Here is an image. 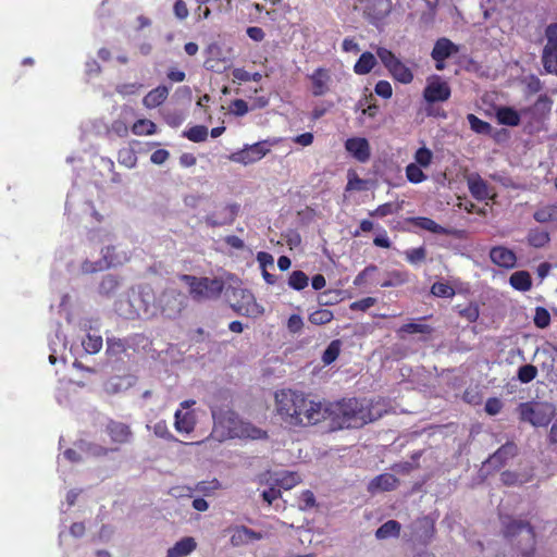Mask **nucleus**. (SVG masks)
Instances as JSON below:
<instances>
[{
    "label": "nucleus",
    "instance_id": "61",
    "mask_svg": "<svg viewBox=\"0 0 557 557\" xmlns=\"http://www.w3.org/2000/svg\"><path fill=\"white\" fill-rule=\"evenodd\" d=\"M503 408V403L499 398H496V397H491L486 400L485 403V411L486 413H488L490 416H495L497 413L500 412Z\"/></svg>",
    "mask_w": 557,
    "mask_h": 557
},
{
    "label": "nucleus",
    "instance_id": "34",
    "mask_svg": "<svg viewBox=\"0 0 557 557\" xmlns=\"http://www.w3.org/2000/svg\"><path fill=\"white\" fill-rule=\"evenodd\" d=\"M269 479L260 478V483L269 484L270 487L268 490H264L261 494L263 500L270 506L274 500L281 497L282 493L281 490L275 485V483L272 481V474L269 473Z\"/></svg>",
    "mask_w": 557,
    "mask_h": 557
},
{
    "label": "nucleus",
    "instance_id": "45",
    "mask_svg": "<svg viewBox=\"0 0 557 557\" xmlns=\"http://www.w3.org/2000/svg\"><path fill=\"white\" fill-rule=\"evenodd\" d=\"M86 352L97 354L102 348V337L100 335L88 334L82 342Z\"/></svg>",
    "mask_w": 557,
    "mask_h": 557
},
{
    "label": "nucleus",
    "instance_id": "47",
    "mask_svg": "<svg viewBox=\"0 0 557 557\" xmlns=\"http://www.w3.org/2000/svg\"><path fill=\"white\" fill-rule=\"evenodd\" d=\"M470 127L478 134H488L492 129L491 124L470 113L467 116Z\"/></svg>",
    "mask_w": 557,
    "mask_h": 557
},
{
    "label": "nucleus",
    "instance_id": "36",
    "mask_svg": "<svg viewBox=\"0 0 557 557\" xmlns=\"http://www.w3.org/2000/svg\"><path fill=\"white\" fill-rule=\"evenodd\" d=\"M423 166L414 163H409L405 169L406 178L412 184H420L424 182L428 176L424 174Z\"/></svg>",
    "mask_w": 557,
    "mask_h": 557
},
{
    "label": "nucleus",
    "instance_id": "58",
    "mask_svg": "<svg viewBox=\"0 0 557 557\" xmlns=\"http://www.w3.org/2000/svg\"><path fill=\"white\" fill-rule=\"evenodd\" d=\"M337 296L335 290H325L318 295L317 300L320 306H332L338 301Z\"/></svg>",
    "mask_w": 557,
    "mask_h": 557
},
{
    "label": "nucleus",
    "instance_id": "30",
    "mask_svg": "<svg viewBox=\"0 0 557 557\" xmlns=\"http://www.w3.org/2000/svg\"><path fill=\"white\" fill-rule=\"evenodd\" d=\"M412 224L433 234L447 235L449 232L437 224L434 220L426 216H417L411 220Z\"/></svg>",
    "mask_w": 557,
    "mask_h": 557
},
{
    "label": "nucleus",
    "instance_id": "39",
    "mask_svg": "<svg viewBox=\"0 0 557 557\" xmlns=\"http://www.w3.org/2000/svg\"><path fill=\"white\" fill-rule=\"evenodd\" d=\"M183 136L193 143H202L208 137V127L205 125H195L184 131Z\"/></svg>",
    "mask_w": 557,
    "mask_h": 557
},
{
    "label": "nucleus",
    "instance_id": "9",
    "mask_svg": "<svg viewBox=\"0 0 557 557\" xmlns=\"http://www.w3.org/2000/svg\"><path fill=\"white\" fill-rule=\"evenodd\" d=\"M277 143V139H265L246 146L244 149L233 153L232 160L245 165L255 163L265 157L270 152V148Z\"/></svg>",
    "mask_w": 557,
    "mask_h": 557
},
{
    "label": "nucleus",
    "instance_id": "35",
    "mask_svg": "<svg viewBox=\"0 0 557 557\" xmlns=\"http://www.w3.org/2000/svg\"><path fill=\"white\" fill-rule=\"evenodd\" d=\"M469 190L478 200H484L488 196L487 184L480 176L469 180Z\"/></svg>",
    "mask_w": 557,
    "mask_h": 557
},
{
    "label": "nucleus",
    "instance_id": "27",
    "mask_svg": "<svg viewBox=\"0 0 557 557\" xmlns=\"http://www.w3.org/2000/svg\"><path fill=\"white\" fill-rule=\"evenodd\" d=\"M496 117L502 125L513 127L520 124V114L511 107H499L496 110Z\"/></svg>",
    "mask_w": 557,
    "mask_h": 557
},
{
    "label": "nucleus",
    "instance_id": "38",
    "mask_svg": "<svg viewBox=\"0 0 557 557\" xmlns=\"http://www.w3.org/2000/svg\"><path fill=\"white\" fill-rule=\"evenodd\" d=\"M309 277L301 271H293L288 277V286L295 290H302L308 286Z\"/></svg>",
    "mask_w": 557,
    "mask_h": 557
},
{
    "label": "nucleus",
    "instance_id": "22",
    "mask_svg": "<svg viewBox=\"0 0 557 557\" xmlns=\"http://www.w3.org/2000/svg\"><path fill=\"white\" fill-rule=\"evenodd\" d=\"M170 94V88L160 85L154 89L150 90L143 99V104L148 109H153L161 106Z\"/></svg>",
    "mask_w": 557,
    "mask_h": 557
},
{
    "label": "nucleus",
    "instance_id": "54",
    "mask_svg": "<svg viewBox=\"0 0 557 557\" xmlns=\"http://www.w3.org/2000/svg\"><path fill=\"white\" fill-rule=\"evenodd\" d=\"M153 433L156 436L166 441H177V438L170 432L165 421L157 422L153 426Z\"/></svg>",
    "mask_w": 557,
    "mask_h": 557
},
{
    "label": "nucleus",
    "instance_id": "12",
    "mask_svg": "<svg viewBox=\"0 0 557 557\" xmlns=\"http://www.w3.org/2000/svg\"><path fill=\"white\" fill-rule=\"evenodd\" d=\"M546 45L543 50V65L548 73L557 75V23L546 27Z\"/></svg>",
    "mask_w": 557,
    "mask_h": 557
},
{
    "label": "nucleus",
    "instance_id": "56",
    "mask_svg": "<svg viewBox=\"0 0 557 557\" xmlns=\"http://www.w3.org/2000/svg\"><path fill=\"white\" fill-rule=\"evenodd\" d=\"M374 92L384 99H389L393 96V88L391 83L384 79L379 81L375 84Z\"/></svg>",
    "mask_w": 557,
    "mask_h": 557
},
{
    "label": "nucleus",
    "instance_id": "14",
    "mask_svg": "<svg viewBox=\"0 0 557 557\" xmlns=\"http://www.w3.org/2000/svg\"><path fill=\"white\" fill-rule=\"evenodd\" d=\"M459 52V47L446 37L438 38L431 52L432 59L435 61V69L443 71L445 69V60Z\"/></svg>",
    "mask_w": 557,
    "mask_h": 557
},
{
    "label": "nucleus",
    "instance_id": "43",
    "mask_svg": "<svg viewBox=\"0 0 557 557\" xmlns=\"http://www.w3.org/2000/svg\"><path fill=\"white\" fill-rule=\"evenodd\" d=\"M341 342L338 339L332 341L322 355V361L324 364L333 363L339 356Z\"/></svg>",
    "mask_w": 557,
    "mask_h": 557
},
{
    "label": "nucleus",
    "instance_id": "16",
    "mask_svg": "<svg viewBox=\"0 0 557 557\" xmlns=\"http://www.w3.org/2000/svg\"><path fill=\"white\" fill-rule=\"evenodd\" d=\"M345 149L359 162L366 163L371 157V148L367 138L351 137L345 141Z\"/></svg>",
    "mask_w": 557,
    "mask_h": 557
},
{
    "label": "nucleus",
    "instance_id": "24",
    "mask_svg": "<svg viewBox=\"0 0 557 557\" xmlns=\"http://www.w3.org/2000/svg\"><path fill=\"white\" fill-rule=\"evenodd\" d=\"M392 9L391 0H372L366 7V12L374 20L385 18Z\"/></svg>",
    "mask_w": 557,
    "mask_h": 557
},
{
    "label": "nucleus",
    "instance_id": "44",
    "mask_svg": "<svg viewBox=\"0 0 557 557\" xmlns=\"http://www.w3.org/2000/svg\"><path fill=\"white\" fill-rule=\"evenodd\" d=\"M399 206L395 205L393 202H385L383 205H380L374 210L369 212L370 216L373 218H385L387 215H392L398 212Z\"/></svg>",
    "mask_w": 557,
    "mask_h": 557
},
{
    "label": "nucleus",
    "instance_id": "46",
    "mask_svg": "<svg viewBox=\"0 0 557 557\" xmlns=\"http://www.w3.org/2000/svg\"><path fill=\"white\" fill-rule=\"evenodd\" d=\"M117 161L120 164L128 168V169H132L136 165L137 163V157L134 152L133 149L131 148H122L119 150V153H117Z\"/></svg>",
    "mask_w": 557,
    "mask_h": 557
},
{
    "label": "nucleus",
    "instance_id": "23",
    "mask_svg": "<svg viewBox=\"0 0 557 557\" xmlns=\"http://www.w3.org/2000/svg\"><path fill=\"white\" fill-rule=\"evenodd\" d=\"M197 543L194 537L186 536L177 541L173 547L168 549V557H185L194 552Z\"/></svg>",
    "mask_w": 557,
    "mask_h": 557
},
{
    "label": "nucleus",
    "instance_id": "33",
    "mask_svg": "<svg viewBox=\"0 0 557 557\" xmlns=\"http://www.w3.org/2000/svg\"><path fill=\"white\" fill-rule=\"evenodd\" d=\"M533 219L539 223L557 222V206L547 205L539 208L533 213Z\"/></svg>",
    "mask_w": 557,
    "mask_h": 557
},
{
    "label": "nucleus",
    "instance_id": "3",
    "mask_svg": "<svg viewBox=\"0 0 557 557\" xmlns=\"http://www.w3.org/2000/svg\"><path fill=\"white\" fill-rule=\"evenodd\" d=\"M502 534L521 557H535L536 533L530 522L505 516L502 518Z\"/></svg>",
    "mask_w": 557,
    "mask_h": 557
},
{
    "label": "nucleus",
    "instance_id": "13",
    "mask_svg": "<svg viewBox=\"0 0 557 557\" xmlns=\"http://www.w3.org/2000/svg\"><path fill=\"white\" fill-rule=\"evenodd\" d=\"M239 210L240 206L236 202L219 206L206 216L205 221L211 227L231 225L236 220Z\"/></svg>",
    "mask_w": 557,
    "mask_h": 557
},
{
    "label": "nucleus",
    "instance_id": "10",
    "mask_svg": "<svg viewBox=\"0 0 557 557\" xmlns=\"http://www.w3.org/2000/svg\"><path fill=\"white\" fill-rule=\"evenodd\" d=\"M422 95L425 102L430 104L445 102L451 96V88L440 75H431L426 79Z\"/></svg>",
    "mask_w": 557,
    "mask_h": 557
},
{
    "label": "nucleus",
    "instance_id": "57",
    "mask_svg": "<svg viewBox=\"0 0 557 557\" xmlns=\"http://www.w3.org/2000/svg\"><path fill=\"white\" fill-rule=\"evenodd\" d=\"M459 315L466 318L469 322H475L480 315L478 305L469 304L466 308L459 310Z\"/></svg>",
    "mask_w": 557,
    "mask_h": 557
},
{
    "label": "nucleus",
    "instance_id": "37",
    "mask_svg": "<svg viewBox=\"0 0 557 557\" xmlns=\"http://www.w3.org/2000/svg\"><path fill=\"white\" fill-rule=\"evenodd\" d=\"M132 132L138 136L152 135L157 132V125L150 120L139 119L133 124Z\"/></svg>",
    "mask_w": 557,
    "mask_h": 557
},
{
    "label": "nucleus",
    "instance_id": "41",
    "mask_svg": "<svg viewBox=\"0 0 557 557\" xmlns=\"http://www.w3.org/2000/svg\"><path fill=\"white\" fill-rule=\"evenodd\" d=\"M334 318V314L329 309H318L311 312L308 320L313 325H324L330 323Z\"/></svg>",
    "mask_w": 557,
    "mask_h": 557
},
{
    "label": "nucleus",
    "instance_id": "42",
    "mask_svg": "<svg viewBox=\"0 0 557 557\" xmlns=\"http://www.w3.org/2000/svg\"><path fill=\"white\" fill-rule=\"evenodd\" d=\"M432 332V326L414 322L403 324L398 329V334H431Z\"/></svg>",
    "mask_w": 557,
    "mask_h": 557
},
{
    "label": "nucleus",
    "instance_id": "17",
    "mask_svg": "<svg viewBox=\"0 0 557 557\" xmlns=\"http://www.w3.org/2000/svg\"><path fill=\"white\" fill-rule=\"evenodd\" d=\"M234 311L245 317H257L263 313V308L256 302L253 295L242 290V301L232 305Z\"/></svg>",
    "mask_w": 557,
    "mask_h": 557
},
{
    "label": "nucleus",
    "instance_id": "1",
    "mask_svg": "<svg viewBox=\"0 0 557 557\" xmlns=\"http://www.w3.org/2000/svg\"><path fill=\"white\" fill-rule=\"evenodd\" d=\"M275 412L290 428H309L325 421V400L293 388L274 394Z\"/></svg>",
    "mask_w": 557,
    "mask_h": 557
},
{
    "label": "nucleus",
    "instance_id": "29",
    "mask_svg": "<svg viewBox=\"0 0 557 557\" xmlns=\"http://www.w3.org/2000/svg\"><path fill=\"white\" fill-rule=\"evenodd\" d=\"M510 285L520 292H528L532 287V278L528 271H517L509 277Z\"/></svg>",
    "mask_w": 557,
    "mask_h": 557
},
{
    "label": "nucleus",
    "instance_id": "4",
    "mask_svg": "<svg viewBox=\"0 0 557 557\" xmlns=\"http://www.w3.org/2000/svg\"><path fill=\"white\" fill-rule=\"evenodd\" d=\"M181 280L188 285L189 294L196 301L215 299L221 295L224 288L223 282L219 278L197 277L184 274Z\"/></svg>",
    "mask_w": 557,
    "mask_h": 557
},
{
    "label": "nucleus",
    "instance_id": "32",
    "mask_svg": "<svg viewBox=\"0 0 557 557\" xmlns=\"http://www.w3.org/2000/svg\"><path fill=\"white\" fill-rule=\"evenodd\" d=\"M409 281V273L401 270H393L387 273V278L381 283V287H397Z\"/></svg>",
    "mask_w": 557,
    "mask_h": 557
},
{
    "label": "nucleus",
    "instance_id": "11",
    "mask_svg": "<svg viewBox=\"0 0 557 557\" xmlns=\"http://www.w3.org/2000/svg\"><path fill=\"white\" fill-rule=\"evenodd\" d=\"M310 83V92L313 97H323L331 92L333 78L332 71L325 66H319L307 75Z\"/></svg>",
    "mask_w": 557,
    "mask_h": 557
},
{
    "label": "nucleus",
    "instance_id": "25",
    "mask_svg": "<svg viewBox=\"0 0 557 557\" xmlns=\"http://www.w3.org/2000/svg\"><path fill=\"white\" fill-rule=\"evenodd\" d=\"M272 481L278 488L290 490L300 483V476L294 471H284L272 475Z\"/></svg>",
    "mask_w": 557,
    "mask_h": 557
},
{
    "label": "nucleus",
    "instance_id": "49",
    "mask_svg": "<svg viewBox=\"0 0 557 557\" xmlns=\"http://www.w3.org/2000/svg\"><path fill=\"white\" fill-rule=\"evenodd\" d=\"M431 294L436 297L450 298L455 295V289L447 283L435 282L431 286Z\"/></svg>",
    "mask_w": 557,
    "mask_h": 557
},
{
    "label": "nucleus",
    "instance_id": "28",
    "mask_svg": "<svg viewBox=\"0 0 557 557\" xmlns=\"http://www.w3.org/2000/svg\"><path fill=\"white\" fill-rule=\"evenodd\" d=\"M375 65H376L375 57L371 52L366 51V52L361 53V55L355 63L354 72L357 75H367L374 69Z\"/></svg>",
    "mask_w": 557,
    "mask_h": 557
},
{
    "label": "nucleus",
    "instance_id": "62",
    "mask_svg": "<svg viewBox=\"0 0 557 557\" xmlns=\"http://www.w3.org/2000/svg\"><path fill=\"white\" fill-rule=\"evenodd\" d=\"M88 451L90 453V455L95 457H104L108 456L110 453H115L116 450L112 446L106 447L99 444H91L88 447Z\"/></svg>",
    "mask_w": 557,
    "mask_h": 557
},
{
    "label": "nucleus",
    "instance_id": "18",
    "mask_svg": "<svg viewBox=\"0 0 557 557\" xmlns=\"http://www.w3.org/2000/svg\"><path fill=\"white\" fill-rule=\"evenodd\" d=\"M399 480L392 473H382L373 478L368 484V492L375 494L377 492H389L397 488Z\"/></svg>",
    "mask_w": 557,
    "mask_h": 557
},
{
    "label": "nucleus",
    "instance_id": "59",
    "mask_svg": "<svg viewBox=\"0 0 557 557\" xmlns=\"http://www.w3.org/2000/svg\"><path fill=\"white\" fill-rule=\"evenodd\" d=\"M286 326L290 333H299L304 327V320L299 314H292L287 320Z\"/></svg>",
    "mask_w": 557,
    "mask_h": 557
},
{
    "label": "nucleus",
    "instance_id": "55",
    "mask_svg": "<svg viewBox=\"0 0 557 557\" xmlns=\"http://www.w3.org/2000/svg\"><path fill=\"white\" fill-rule=\"evenodd\" d=\"M376 304V299L373 297H366L354 301L349 305L350 310L352 311H367L371 307Z\"/></svg>",
    "mask_w": 557,
    "mask_h": 557
},
{
    "label": "nucleus",
    "instance_id": "15",
    "mask_svg": "<svg viewBox=\"0 0 557 557\" xmlns=\"http://www.w3.org/2000/svg\"><path fill=\"white\" fill-rule=\"evenodd\" d=\"M517 454L518 446L513 442H507L487 458L485 466L495 471L499 470Z\"/></svg>",
    "mask_w": 557,
    "mask_h": 557
},
{
    "label": "nucleus",
    "instance_id": "5",
    "mask_svg": "<svg viewBox=\"0 0 557 557\" xmlns=\"http://www.w3.org/2000/svg\"><path fill=\"white\" fill-rule=\"evenodd\" d=\"M517 411L521 422H528L533 426H546L555 416V407L549 403H521Z\"/></svg>",
    "mask_w": 557,
    "mask_h": 557
},
{
    "label": "nucleus",
    "instance_id": "20",
    "mask_svg": "<svg viewBox=\"0 0 557 557\" xmlns=\"http://www.w3.org/2000/svg\"><path fill=\"white\" fill-rule=\"evenodd\" d=\"M211 414L214 425L226 428L230 434L235 432L237 417L233 410L213 406L211 407Z\"/></svg>",
    "mask_w": 557,
    "mask_h": 557
},
{
    "label": "nucleus",
    "instance_id": "52",
    "mask_svg": "<svg viewBox=\"0 0 557 557\" xmlns=\"http://www.w3.org/2000/svg\"><path fill=\"white\" fill-rule=\"evenodd\" d=\"M406 260L411 264L422 262L426 258V249L423 246L405 251Z\"/></svg>",
    "mask_w": 557,
    "mask_h": 557
},
{
    "label": "nucleus",
    "instance_id": "51",
    "mask_svg": "<svg viewBox=\"0 0 557 557\" xmlns=\"http://www.w3.org/2000/svg\"><path fill=\"white\" fill-rule=\"evenodd\" d=\"M537 375V369L533 364H524L518 370V380L521 383H530Z\"/></svg>",
    "mask_w": 557,
    "mask_h": 557
},
{
    "label": "nucleus",
    "instance_id": "31",
    "mask_svg": "<svg viewBox=\"0 0 557 557\" xmlns=\"http://www.w3.org/2000/svg\"><path fill=\"white\" fill-rule=\"evenodd\" d=\"M401 524L396 520H388L383 523L376 531L375 536L377 540H386L389 537H398L400 534Z\"/></svg>",
    "mask_w": 557,
    "mask_h": 557
},
{
    "label": "nucleus",
    "instance_id": "26",
    "mask_svg": "<svg viewBox=\"0 0 557 557\" xmlns=\"http://www.w3.org/2000/svg\"><path fill=\"white\" fill-rule=\"evenodd\" d=\"M550 242V235L547 231L540 227H532L527 234V243L533 248H543Z\"/></svg>",
    "mask_w": 557,
    "mask_h": 557
},
{
    "label": "nucleus",
    "instance_id": "7",
    "mask_svg": "<svg viewBox=\"0 0 557 557\" xmlns=\"http://www.w3.org/2000/svg\"><path fill=\"white\" fill-rule=\"evenodd\" d=\"M101 253L102 258L98 261L85 260L81 267L82 272L85 274L101 272L109 268L121 265L126 260L125 255L116 252L115 246H107L101 250Z\"/></svg>",
    "mask_w": 557,
    "mask_h": 557
},
{
    "label": "nucleus",
    "instance_id": "21",
    "mask_svg": "<svg viewBox=\"0 0 557 557\" xmlns=\"http://www.w3.org/2000/svg\"><path fill=\"white\" fill-rule=\"evenodd\" d=\"M174 428L180 433H191L196 425V418L193 411L176 410L174 414Z\"/></svg>",
    "mask_w": 557,
    "mask_h": 557
},
{
    "label": "nucleus",
    "instance_id": "2",
    "mask_svg": "<svg viewBox=\"0 0 557 557\" xmlns=\"http://www.w3.org/2000/svg\"><path fill=\"white\" fill-rule=\"evenodd\" d=\"M325 421L333 430L359 429L381 419L387 413L384 399L342 398L336 401L325 400Z\"/></svg>",
    "mask_w": 557,
    "mask_h": 557
},
{
    "label": "nucleus",
    "instance_id": "48",
    "mask_svg": "<svg viewBox=\"0 0 557 557\" xmlns=\"http://www.w3.org/2000/svg\"><path fill=\"white\" fill-rule=\"evenodd\" d=\"M367 183L368 182L366 180H363V178H360L355 171H352V170L348 171V174H347V185H346V190L347 191H349V190H363L367 187Z\"/></svg>",
    "mask_w": 557,
    "mask_h": 557
},
{
    "label": "nucleus",
    "instance_id": "64",
    "mask_svg": "<svg viewBox=\"0 0 557 557\" xmlns=\"http://www.w3.org/2000/svg\"><path fill=\"white\" fill-rule=\"evenodd\" d=\"M249 111L248 104L243 99H236L232 102V112L236 116H243Z\"/></svg>",
    "mask_w": 557,
    "mask_h": 557
},
{
    "label": "nucleus",
    "instance_id": "53",
    "mask_svg": "<svg viewBox=\"0 0 557 557\" xmlns=\"http://www.w3.org/2000/svg\"><path fill=\"white\" fill-rule=\"evenodd\" d=\"M119 286V281L114 275H106L99 285V292L103 295L113 293Z\"/></svg>",
    "mask_w": 557,
    "mask_h": 557
},
{
    "label": "nucleus",
    "instance_id": "8",
    "mask_svg": "<svg viewBox=\"0 0 557 557\" xmlns=\"http://www.w3.org/2000/svg\"><path fill=\"white\" fill-rule=\"evenodd\" d=\"M104 433L116 451H119L122 446L132 444L134 440V433L131 425L114 419H109L107 421Z\"/></svg>",
    "mask_w": 557,
    "mask_h": 557
},
{
    "label": "nucleus",
    "instance_id": "40",
    "mask_svg": "<svg viewBox=\"0 0 557 557\" xmlns=\"http://www.w3.org/2000/svg\"><path fill=\"white\" fill-rule=\"evenodd\" d=\"M414 164L423 166L424 169L429 168L434 159V154L432 150L425 146L418 148L413 154Z\"/></svg>",
    "mask_w": 557,
    "mask_h": 557
},
{
    "label": "nucleus",
    "instance_id": "19",
    "mask_svg": "<svg viewBox=\"0 0 557 557\" xmlns=\"http://www.w3.org/2000/svg\"><path fill=\"white\" fill-rule=\"evenodd\" d=\"M492 262L498 267L512 269L517 263L516 253L504 246L493 247L490 251Z\"/></svg>",
    "mask_w": 557,
    "mask_h": 557
},
{
    "label": "nucleus",
    "instance_id": "50",
    "mask_svg": "<svg viewBox=\"0 0 557 557\" xmlns=\"http://www.w3.org/2000/svg\"><path fill=\"white\" fill-rule=\"evenodd\" d=\"M533 322L536 327L545 329L550 324V313L544 307H536Z\"/></svg>",
    "mask_w": 557,
    "mask_h": 557
},
{
    "label": "nucleus",
    "instance_id": "6",
    "mask_svg": "<svg viewBox=\"0 0 557 557\" xmlns=\"http://www.w3.org/2000/svg\"><path fill=\"white\" fill-rule=\"evenodd\" d=\"M375 52L394 81L404 85L412 83L414 76L411 69L396 57L392 50L385 47H377Z\"/></svg>",
    "mask_w": 557,
    "mask_h": 557
},
{
    "label": "nucleus",
    "instance_id": "60",
    "mask_svg": "<svg viewBox=\"0 0 557 557\" xmlns=\"http://www.w3.org/2000/svg\"><path fill=\"white\" fill-rule=\"evenodd\" d=\"M173 13L177 20H186L189 14L186 2L184 0H176L173 4Z\"/></svg>",
    "mask_w": 557,
    "mask_h": 557
},
{
    "label": "nucleus",
    "instance_id": "63",
    "mask_svg": "<svg viewBox=\"0 0 557 557\" xmlns=\"http://www.w3.org/2000/svg\"><path fill=\"white\" fill-rule=\"evenodd\" d=\"M243 529H245V525L236 527L234 529V533L231 536V544L233 546H240L248 543L247 534L242 532Z\"/></svg>",
    "mask_w": 557,
    "mask_h": 557
}]
</instances>
